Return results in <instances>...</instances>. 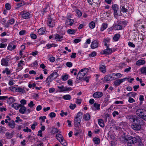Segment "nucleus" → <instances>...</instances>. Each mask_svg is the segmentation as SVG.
<instances>
[{
    "mask_svg": "<svg viewBox=\"0 0 146 146\" xmlns=\"http://www.w3.org/2000/svg\"><path fill=\"white\" fill-rule=\"evenodd\" d=\"M137 115L146 121V110L141 108L138 109L136 111Z\"/></svg>",
    "mask_w": 146,
    "mask_h": 146,
    "instance_id": "nucleus-1",
    "label": "nucleus"
},
{
    "mask_svg": "<svg viewBox=\"0 0 146 146\" xmlns=\"http://www.w3.org/2000/svg\"><path fill=\"white\" fill-rule=\"evenodd\" d=\"M124 139L125 142L129 141V143H131L133 144L136 143L137 142H139L141 140L140 137L138 136H136V137L129 136L127 138L124 137Z\"/></svg>",
    "mask_w": 146,
    "mask_h": 146,
    "instance_id": "nucleus-2",
    "label": "nucleus"
},
{
    "mask_svg": "<svg viewBox=\"0 0 146 146\" xmlns=\"http://www.w3.org/2000/svg\"><path fill=\"white\" fill-rule=\"evenodd\" d=\"M11 59V57L10 55L7 56L5 58H2L1 60V65L4 66H8L9 62Z\"/></svg>",
    "mask_w": 146,
    "mask_h": 146,
    "instance_id": "nucleus-3",
    "label": "nucleus"
},
{
    "mask_svg": "<svg viewBox=\"0 0 146 146\" xmlns=\"http://www.w3.org/2000/svg\"><path fill=\"white\" fill-rule=\"evenodd\" d=\"M83 70V69L81 70L78 73L76 78V80H77V81H78V82H79L82 80L83 78L86 74V72H84Z\"/></svg>",
    "mask_w": 146,
    "mask_h": 146,
    "instance_id": "nucleus-4",
    "label": "nucleus"
},
{
    "mask_svg": "<svg viewBox=\"0 0 146 146\" xmlns=\"http://www.w3.org/2000/svg\"><path fill=\"white\" fill-rule=\"evenodd\" d=\"M116 50V49L113 48H110L109 46L106 47V48L102 51L104 54L108 55L111 54L112 53L114 52Z\"/></svg>",
    "mask_w": 146,
    "mask_h": 146,
    "instance_id": "nucleus-5",
    "label": "nucleus"
},
{
    "mask_svg": "<svg viewBox=\"0 0 146 146\" xmlns=\"http://www.w3.org/2000/svg\"><path fill=\"white\" fill-rule=\"evenodd\" d=\"M131 127L134 130L139 131L141 128V125L139 122L135 123L131 125Z\"/></svg>",
    "mask_w": 146,
    "mask_h": 146,
    "instance_id": "nucleus-6",
    "label": "nucleus"
},
{
    "mask_svg": "<svg viewBox=\"0 0 146 146\" xmlns=\"http://www.w3.org/2000/svg\"><path fill=\"white\" fill-rule=\"evenodd\" d=\"M112 7L114 11V15L115 17H117L118 15L117 13V11L119 9L118 5L116 4H113L112 5Z\"/></svg>",
    "mask_w": 146,
    "mask_h": 146,
    "instance_id": "nucleus-7",
    "label": "nucleus"
},
{
    "mask_svg": "<svg viewBox=\"0 0 146 146\" xmlns=\"http://www.w3.org/2000/svg\"><path fill=\"white\" fill-rule=\"evenodd\" d=\"M128 79V78L126 77L122 79H117L114 82V84L115 86H118L122 83L125 81L126 79Z\"/></svg>",
    "mask_w": 146,
    "mask_h": 146,
    "instance_id": "nucleus-8",
    "label": "nucleus"
},
{
    "mask_svg": "<svg viewBox=\"0 0 146 146\" xmlns=\"http://www.w3.org/2000/svg\"><path fill=\"white\" fill-rule=\"evenodd\" d=\"M28 90L25 87H18L16 89V92L24 94Z\"/></svg>",
    "mask_w": 146,
    "mask_h": 146,
    "instance_id": "nucleus-9",
    "label": "nucleus"
},
{
    "mask_svg": "<svg viewBox=\"0 0 146 146\" xmlns=\"http://www.w3.org/2000/svg\"><path fill=\"white\" fill-rule=\"evenodd\" d=\"M56 22V20L54 19H48L47 21V24L50 27H54Z\"/></svg>",
    "mask_w": 146,
    "mask_h": 146,
    "instance_id": "nucleus-10",
    "label": "nucleus"
},
{
    "mask_svg": "<svg viewBox=\"0 0 146 146\" xmlns=\"http://www.w3.org/2000/svg\"><path fill=\"white\" fill-rule=\"evenodd\" d=\"M99 42L97 40H94L93 41L91 44V46L92 49H95L98 47Z\"/></svg>",
    "mask_w": 146,
    "mask_h": 146,
    "instance_id": "nucleus-11",
    "label": "nucleus"
},
{
    "mask_svg": "<svg viewBox=\"0 0 146 146\" xmlns=\"http://www.w3.org/2000/svg\"><path fill=\"white\" fill-rule=\"evenodd\" d=\"M115 78L112 75V74L110 75H106L104 77V79L105 80L107 81H110L115 79Z\"/></svg>",
    "mask_w": 146,
    "mask_h": 146,
    "instance_id": "nucleus-12",
    "label": "nucleus"
},
{
    "mask_svg": "<svg viewBox=\"0 0 146 146\" xmlns=\"http://www.w3.org/2000/svg\"><path fill=\"white\" fill-rule=\"evenodd\" d=\"M103 96V93L102 92H97L94 93L93 96L94 98H100Z\"/></svg>",
    "mask_w": 146,
    "mask_h": 146,
    "instance_id": "nucleus-13",
    "label": "nucleus"
},
{
    "mask_svg": "<svg viewBox=\"0 0 146 146\" xmlns=\"http://www.w3.org/2000/svg\"><path fill=\"white\" fill-rule=\"evenodd\" d=\"M32 15L29 12L23 13L22 15L23 18H29L32 17Z\"/></svg>",
    "mask_w": 146,
    "mask_h": 146,
    "instance_id": "nucleus-14",
    "label": "nucleus"
},
{
    "mask_svg": "<svg viewBox=\"0 0 146 146\" xmlns=\"http://www.w3.org/2000/svg\"><path fill=\"white\" fill-rule=\"evenodd\" d=\"M7 48L9 50L12 51L15 48L16 46L14 44L13 42H11L9 44Z\"/></svg>",
    "mask_w": 146,
    "mask_h": 146,
    "instance_id": "nucleus-15",
    "label": "nucleus"
},
{
    "mask_svg": "<svg viewBox=\"0 0 146 146\" xmlns=\"http://www.w3.org/2000/svg\"><path fill=\"white\" fill-rule=\"evenodd\" d=\"M112 28L113 29L115 30H119L122 29V26L119 24V23L118 24H115L113 25Z\"/></svg>",
    "mask_w": 146,
    "mask_h": 146,
    "instance_id": "nucleus-16",
    "label": "nucleus"
},
{
    "mask_svg": "<svg viewBox=\"0 0 146 146\" xmlns=\"http://www.w3.org/2000/svg\"><path fill=\"white\" fill-rule=\"evenodd\" d=\"M99 69L100 71L103 73H105L106 71V66L104 65H100L99 68Z\"/></svg>",
    "mask_w": 146,
    "mask_h": 146,
    "instance_id": "nucleus-17",
    "label": "nucleus"
},
{
    "mask_svg": "<svg viewBox=\"0 0 146 146\" xmlns=\"http://www.w3.org/2000/svg\"><path fill=\"white\" fill-rule=\"evenodd\" d=\"M100 104L97 103L94 104L93 106H92V109L94 111H96V110L100 109Z\"/></svg>",
    "mask_w": 146,
    "mask_h": 146,
    "instance_id": "nucleus-18",
    "label": "nucleus"
},
{
    "mask_svg": "<svg viewBox=\"0 0 146 146\" xmlns=\"http://www.w3.org/2000/svg\"><path fill=\"white\" fill-rule=\"evenodd\" d=\"M25 65L24 62L23 60H20L18 62L17 66L19 68L20 70H22L23 68V66Z\"/></svg>",
    "mask_w": 146,
    "mask_h": 146,
    "instance_id": "nucleus-19",
    "label": "nucleus"
},
{
    "mask_svg": "<svg viewBox=\"0 0 146 146\" xmlns=\"http://www.w3.org/2000/svg\"><path fill=\"white\" fill-rule=\"evenodd\" d=\"M81 120L80 119H74V126L76 127H78L80 125Z\"/></svg>",
    "mask_w": 146,
    "mask_h": 146,
    "instance_id": "nucleus-20",
    "label": "nucleus"
},
{
    "mask_svg": "<svg viewBox=\"0 0 146 146\" xmlns=\"http://www.w3.org/2000/svg\"><path fill=\"white\" fill-rule=\"evenodd\" d=\"M145 63V60L140 59L137 60L136 63V64L137 66H140L144 64Z\"/></svg>",
    "mask_w": 146,
    "mask_h": 146,
    "instance_id": "nucleus-21",
    "label": "nucleus"
},
{
    "mask_svg": "<svg viewBox=\"0 0 146 146\" xmlns=\"http://www.w3.org/2000/svg\"><path fill=\"white\" fill-rule=\"evenodd\" d=\"M91 116L88 113L84 114L83 115V119L86 121L89 120L90 119Z\"/></svg>",
    "mask_w": 146,
    "mask_h": 146,
    "instance_id": "nucleus-22",
    "label": "nucleus"
},
{
    "mask_svg": "<svg viewBox=\"0 0 146 146\" xmlns=\"http://www.w3.org/2000/svg\"><path fill=\"white\" fill-rule=\"evenodd\" d=\"M13 132L10 133L8 132H7L5 134V136L7 139H10L13 137Z\"/></svg>",
    "mask_w": 146,
    "mask_h": 146,
    "instance_id": "nucleus-23",
    "label": "nucleus"
},
{
    "mask_svg": "<svg viewBox=\"0 0 146 146\" xmlns=\"http://www.w3.org/2000/svg\"><path fill=\"white\" fill-rule=\"evenodd\" d=\"M74 22V21L72 19H68L66 21V23L67 25H69L71 26L73 25Z\"/></svg>",
    "mask_w": 146,
    "mask_h": 146,
    "instance_id": "nucleus-24",
    "label": "nucleus"
},
{
    "mask_svg": "<svg viewBox=\"0 0 146 146\" xmlns=\"http://www.w3.org/2000/svg\"><path fill=\"white\" fill-rule=\"evenodd\" d=\"M110 39L109 38H107L106 39H105L104 40V45L106 47H108L110 45Z\"/></svg>",
    "mask_w": 146,
    "mask_h": 146,
    "instance_id": "nucleus-25",
    "label": "nucleus"
},
{
    "mask_svg": "<svg viewBox=\"0 0 146 146\" xmlns=\"http://www.w3.org/2000/svg\"><path fill=\"white\" fill-rule=\"evenodd\" d=\"M21 108L19 110V111L20 113L22 114H24L25 113V111H26V108L25 106H22L21 107Z\"/></svg>",
    "mask_w": 146,
    "mask_h": 146,
    "instance_id": "nucleus-26",
    "label": "nucleus"
},
{
    "mask_svg": "<svg viewBox=\"0 0 146 146\" xmlns=\"http://www.w3.org/2000/svg\"><path fill=\"white\" fill-rule=\"evenodd\" d=\"M98 122L99 125L101 127H103L105 125L103 120L102 119H98Z\"/></svg>",
    "mask_w": 146,
    "mask_h": 146,
    "instance_id": "nucleus-27",
    "label": "nucleus"
},
{
    "mask_svg": "<svg viewBox=\"0 0 146 146\" xmlns=\"http://www.w3.org/2000/svg\"><path fill=\"white\" fill-rule=\"evenodd\" d=\"M21 106V104H18L16 103H14L12 105V107L14 108L16 110H18L19 107Z\"/></svg>",
    "mask_w": 146,
    "mask_h": 146,
    "instance_id": "nucleus-28",
    "label": "nucleus"
},
{
    "mask_svg": "<svg viewBox=\"0 0 146 146\" xmlns=\"http://www.w3.org/2000/svg\"><path fill=\"white\" fill-rule=\"evenodd\" d=\"M55 39L57 41H60L61 39L63 38L62 35H59V34H56L55 35Z\"/></svg>",
    "mask_w": 146,
    "mask_h": 146,
    "instance_id": "nucleus-29",
    "label": "nucleus"
},
{
    "mask_svg": "<svg viewBox=\"0 0 146 146\" xmlns=\"http://www.w3.org/2000/svg\"><path fill=\"white\" fill-rule=\"evenodd\" d=\"M56 137L59 142L64 139L63 136L60 134H57L56 135Z\"/></svg>",
    "mask_w": 146,
    "mask_h": 146,
    "instance_id": "nucleus-30",
    "label": "nucleus"
},
{
    "mask_svg": "<svg viewBox=\"0 0 146 146\" xmlns=\"http://www.w3.org/2000/svg\"><path fill=\"white\" fill-rule=\"evenodd\" d=\"M54 79L52 78L51 76L50 75L47 77L45 81L46 83H48L51 82Z\"/></svg>",
    "mask_w": 146,
    "mask_h": 146,
    "instance_id": "nucleus-31",
    "label": "nucleus"
},
{
    "mask_svg": "<svg viewBox=\"0 0 146 146\" xmlns=\"http://www.w3.org/2000/svg\"><path fill=\"white\" fill-rule=\"evenodd\" d=\"M52 77V78L53 79H55L58 76V74L57 72H55L52 73L50 75Z\"/></svg>",
    "mask_w": 146,
    "mask_h": 146,
    "instance_id": "nucleus-32",
    "label": "nucleus"
},
{
    "mask_svg": "<svg viewBox=\"0 0 146 146\" xmlns=\"http://www.w3.org/2000/svg\"><path fill=\"white\" fill-rule=\"evenodd\" d=\"M15 22V20L13 19H9L7 21V27L9 24H13Z\"/></svg>",
    "mask_w": 146,
    "mask_h": 146,
    "instance_id": "nucleus-33",
    "label": "nucleus"
},
{
    "mask_svg": "<svg viewBox=\"0 0 146 146\" xmlns=\"http://www.w3.org/2000/svg\"><path fill=\"white\" fill-rule=\"evenodd\" d=\"M112 75L114 77L115 76L116 77V78H121L122 75L120 73H113L112 74Z\"/></svg>",
    "mask_w": 146,
    "mask_h": 146,
    "instance_id": "nucleus-34",
    "label": "nucleus"
},
{
    "mask_svg": "<svg viewBox=\"0 0 146 146\" xmlns=\"http://www.w3.org/2000/svg\"><path fill=\"white\" fill-rule=\"evenodd\" d=\"M57 46V45L56 44L52 43V44H46V46L47 47V49H48L50 48L54 47H55Z\"/></svg>",
    "mask_w": 146,
    "mask_h": 146,
    "instance_id": "nucleus-35",
    "label": "nucleus"
},
{
    "mask_svg": "<svg viewBox=\"0 0 146 146\" xmlns=\"http://www.w3.org/2000/svg\"><path fill=\"white\" fill-rule=\"evenodd\" d=\"M44 32V29L43 28H41L38 31V34L40 35H43Z\"/></svg>",
    "mask_w": 146,
    "mask_h": 146,
    "instance_id": "nucleus-36",
    "label": "nucleus"
},
{
    "mask_svg": "<svg viewBox=\"0 0 146 146\" xmlns=\"http://www.w3.org/2000/svg\"><path fill=\"white\" fill-rule=\"evenodd\" d=\"M120 36V34H116L114 35L113 37V40L115 41H117Z\"/></svg>",
    "mask_w": 146,
    "mask_h": 146,
    "instance_id": "nucleus-37",
    "label": "nucleus"
},
{
    "mask_svg": "<svg viewBox=\"0 0 146 146\" xmlns=\"http://www.w3.org/2000/svg\"><path fill=\"white\" fill-rule=\"evenodd\" d=\"M107 27V25L106 23H103L100 28V31H103L104 30L106 29Z\"/></svg>",
    "mask_w": 146,
    "mask_h": 146,
    "instance_id": "nucleus-38",
    "label": "nucleus"
},
{
    "mask_svg": "<svg viewBox=\"0 0 146 146\" xmlns=\"http://www.w3.org/2000/svg\"><path fill=\"white\" fill-rule=\"evenodd\" d=\"M93 141L96 144H98L100 143V139H99L95 137L93 139Z\"/></svg>",
    "mask_w": 146,
    "mask_h": 146,
    "instance_id": "nucleus-39",
    "label": "nucleus"
},
{
    "mask_svg": "<svg viewBox=\"0 0 146 146\" xmlns=\"http://www.w3.org/2000/svg\"><path fill=\"white\" fill-rule=\"evenodd\" d=\"M15 123L14 121L10 122L9 124V126L11 128H14L15 127Z\"/></svg>",
    "mask_w": 146,
    "mask_h": 146,
    "instance_id": "nucleus-40",
    "label": "nucleus"
},
{
    "mask_svg": "<svg viewBox=\"0 0 146 146\" xmlns=\"http://www.w3.org/2000/svg\"><path fill=\"white\" fill-rule=\"evenodd\" d=\"M67 33L70 34H73L76 33V31L74 29H69L67 30Z\"/></svg>",
    "mask_w": 146,
    "mask_h": 146,
    "instance_id": "nucleus-41",
    "label": "nucleus"
},
{
    "mask_svg": "<svg viewBox=\"0 0 146 146\" xmlns=\"http://www.w3.org/2000/svg\"><path fill=\"white\" fill-rule=\"evenodd\" d=\"M95 26V23L93 21H92L89 24V27L91 29H94Z\"/></svg>",
    "mask_w": 146,
    "mask_h": 146,
    "instance_id": "nucleus-42",
    "label": "nucleus"
},
{
    "mask_svg": "<svg viewBox=\"0 0 146 146\" xmlns=\"http://www.w3.org/2000/svg\"><path fill=\"white\" fill-rule=\"evenodd\" d=\"M63 98L65 100H70L71 99V96L69 95H66L63 96Z\"/></svg>",
    "mask_w": 146,
    "mask_h": 146,
    "instance_id": "nucleus-43",
    "label": "nucleus"
},
{
    "mask_svg": "<svg viewBox=\"0 0 146 146\" xmlns=\"http://www.w3.org/2000/svg\"><path fill=\"white\" fill-rule=\"evenodd\" d=\"M127 22L126 21H120L119 22V24L123 27H125L126 25Z\"/></svg>",
    "mask_w": 146,
    "mask_h": 146,
    "instance_id": "nucleus-44",
    "label": "nucleus"
},
{
    "mask_svg": "<svg viewBox=\"0 0 146 146\" xmlns=\"http://www.w3.org/2000/svg\"><path fill=\"white\" fill-rule=\"evenodd\" d=\"M76 15L78 16V17H80L82 15V13L78 9H77L76 10Z\"/></svg>",
    "mask_w": 146,
    "mask_h": 146,
    "instance_id": "nucleus-45",
    "label": "nucleus"
},
{
    "mask_svg": "<svg viewBox=\"0 0 146 146\" xmlns=\"http://www.w3.org/2000/svg\"><path fill=\"white\" fill-rule=\"evenodd\" d=\"M6 131V129L4 127L0 126V133H4Z\"/></svg>",
    "mask_w": 146,
    "mask_h": 146,
    "instance_id": "nucleus-46",
    "label": "nucleus"
},
{
    "mask_svg": "<svg viewBox=\"0 0 146 146\" xmlns=\"http://www.w3.org/2000/svg\"><path fill=\"white\" fill-rule=\"evenodd\" d=\"M91 42V40L90 39L88 38L87 39L86 42L84 44V47L85 48H86L88 47V45L87 44H90V43Z\"/></svg>",
    "mask_w": 146,
    "mask_h": 146,
    "instance_id": "nucleus-47",
    "label": "nucleus"
},
{
    "mask_svg": "<svg viewBox=\"0 0 146 146\" xmlns=\"http://www.w3.org/2000/svg\"><path fill=\"white\" fill-rule=\"evenodd\" d=\"M136 95V94L134 92H131L127 94V95L128 96H131L133 97L134 98Z\"/></svg>",
    "mask_w": 146,
    "mask_h": 146,
    "instance_id": "nucleus-48",
    "label": "nucleus"
},
{
    "mask_svg": "<svg viewBox=\"0 0 146 146\" xmlns=\"http://www.w3.org/2000/svg\"><path fill=\"white\" fill-rule=\"evenodd\" d=\"M128 10L125 7V6H123L121 9V11L123 13H127Z\"/></svg>",
    "mask_w": 146,
    "mask_h": 146,
    "instance_id": "nucleus-49",
    "label": "nucleus"
},
{
    "mask_svg": "<svg viewBox=\"0 0 146 146\" xmlns=\"http://www.w3.org/2000/svg\"><path fill=\"white\" fill-rule=\"evenodd\" d=\"M141 72L142 74H146V66L142 68L141 69Z\"/></svg>",
    "mask_w": 146,
    "mask_h": 146,
    "instance_id": "nucleus-50",
    "label": "nucleus"
},
{
    "mask_svg": "<svg viewBox=\"0 0 146 146\" xmlns=\"http://www.w3.org/2000/svg\"><path fill=\"white\" fill-rule=\"evenodd\" d=\"M82 113L81 112H79L77 113L75 119H79V118L80 117L82 116Z\"/></svg>",
    "mask_w": 146,
    "mask_h": 146,
    "instance_id": "nucleus-51",
    "label": "nucleus"
},
{
    "mask_svg": "<svg viewBox=\"0 0 146 146\" xmlns=\"http://www.w3.org/2000/svg\"><path fill=\"white\" fill-rule=\"evenodd\" d=\"M5 8L7 10H9L11 9V6L10 5L9 3H6L5 4Z\"/></svg>",
    "mask_w": 146,
    "mask_h": 146,
    "instance_id": "nucleus-52",
    "label": "nucleus"
},
{
    "mask_svg": "<svg viewBox=\"0 0 146 146\" xmlns=\"http://www.w3.org/2000/svg\"><path fill=\"white\" fill-rule=\"evenodd\" d=\"M60 142L63 145L66 146L67 145V143H66V141L64 139L61 141H60Z\"/></svg>",
    "mask_w": 146,
    "mask_h": 146,
    "instance_id": "nucleus-53",
    "label": "nucleus"
},
{
    "mask_svg": "<svg viewBox=\"0 0 146 146\" xmlns=\"http://www.w3.org/2000/svg\"><path fill=\"white\" fill-rule=\"evenodd\" d=\"M68 78V76L67 75H65L62 76V79L64 81L66 80Z\"/></svg>",
    "mask_w": 146,
    "mask_h": 146,
    "instance_id": "nucleus-54",
    "label": "nucleus"
},
{
    "mask_svg": "<svg viewBox=\"0 0 146 146\" xmlns=\"http://www.w3.org/2000/svg\"><path fill=\"white\" fill-rule=\"evenodd\" d=\"M76 106L75 104H71L70 106V108L71 109L74 110Z\"/></svg>",
    "mask_w": 146,
    "mask_h": 146,
    "instance_id": "nucleus-55",
    "label": "nucleus"
},
{
    "mask_svg": "<svg viewBox=\"0 0 146 146\" xmlns=\"http://www.w3.org/2000/svg\"><path fill=\"white\" fill-rule=\"evenodd\" d=\"M35 105V104H33V101L30 102L28 104V106L31 108H32Z\"/></svg>",
    "mask_w": 146,
    "mask_h": 146,
    "instance_id": "nucleus-56",
    "label": "nucleus"
},
{
    "mask_svg": "<svg viewBox=\"0 0 146 146\" xmlns=\"http://www.w3.org/2000/svg\"><path fill=\"white\" fill-rule=\"evenodd\" d=\"M37 125V123L36 122H34V123L31 126V129L33 130L35 129V126Z\"/></svg>",
    "mask_w": 146,
    "mask_h": 146,
    "instance_id": "nucleus-57",
    "label": "nucleus"
},
{
    "mask_svg": "<svg viewBox=\"0 0 146 146\" xmlns=\"http://www.w3.org/2000/svg\"><path fill=\"white\" fill-rule=\"evenodd\" d=\"M96 55V52L95 51L92 52L91 53L89 54V56L94 57Z\"/></svg>",
    "mask_w": 146,
    "mask_h": 146,
    "instance_id": "nucleus-58",
    "label": "nucleus"
},
{
    "mask_svg": "<svg viewBox=\"0 0 146 146\" xmlns=\"http://www.w3.org/2000/svg\"><path fill=\"white\" fill-rule=\"evenodd\" d=\"M82 102V100L80 99L76 98V103L78 104H80Z\"/></svg>",
    "mask_w": 146,
    "mask_h": 146,
    "instance_id": "nucleus-59",
    "label": "nucleus"
},
{
    "mask_svg": "<svg viewBox=\"0 0 146 146\" xmlns=\"http://www.w3.org/2000/svg\"><path fill=\"white\" fill-rule=\"evenodd\" d=\"M61 113H60V115L62 117L64 116V115H67V113L66 112H65L63 111L62 110L61 111Z\"/></svg>",
    "mask_w": 146,
    "mask_h": 146,
    "instance_id": "nucleus-60",
    "label": "nucleus"
},
{
    "mask_svg": "<svg viewBox=\"0 0 146 146\" xmlns=\"http://www.w3.org/2000/svg\"><path fill=\"white\" fill-rule=\"evenodd\" d=\"M50 117L52 118L56 116V114L54 112H51L49 114Z\"/></svg>",
    "mask_w": 146,
    "mask_h": 146,
    "instance_id": "nucleus-61",
    "label": "nucleus"
},
{
    "mask_svg": "<svg viewBox=\"0 0 146 146\" xmlns=\"http://www.w3.org/2000/svg\"><path fill=\"white\" fill-rule=\"evenodd\" d=\"M7 46L6 44L0 43V48H5Z\"/></svg>",
    "mask_w": 146,
    "mask_h": 146,
    "instance_id": "nucleus-62",
    "label": "nucleus"
},
{
    "mask_svg": "<svg viewBox=\"0 0 146 146\" xmlns=\"http://www.w3.org/2000/svg\"><path fill=\"white\" fill-rule=\"evenodd\" d=\"M26 31L25 30H23L20 31L19 32V35H24Z\"/></svg>",
    "mask_w": 146,
    "mask_h": 146,
    "instance_id": "nucleus-63",
    "label": "nucleus"
},
{
    "mask_svg": "<svg viewBox=\"0 0 146 146\" xmlns=\"http://www.w3.org/2000/svg\"><path fill=\"white\" fill-rule=\"evenodd\" d=\"M8 100H10V102L9 103H12L15 101V100L14 99L13 97H10L9 98Z\"/></svg>",
    "mask_w": 146,
    "mask_h": 146,
    "instance_id": "nucleus-64",
    "label": "nucleus"
}]
</instances>
